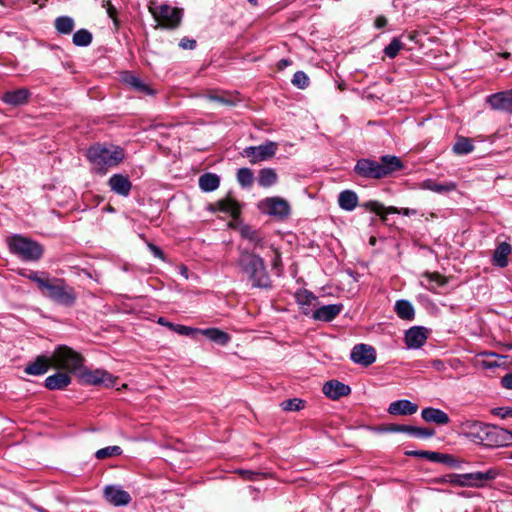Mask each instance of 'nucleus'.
Returning a JSON list of instances; mask_svg holds the SVG:
<instances>
[{"label":"nucleus","mask_w":512,"mask_h":512,"mask_svg":"<svg viewBox=\"0 0 512 512\" xmlns=\"http://www.w3.org/2000/svg\"><path fill=\"white\" fill-rule=\"evenodd\" d=\"M461 433L472 442L487 447L512 446V431L477 420H465L460 424Z\"/></svg>","instance_id":"nucleus-1"},{"label":"nucleus","mask_w":512,"mask_h":512,"mask_svg":"<svg viewBox=\"0 0 512 512\" xmlns=\"http://www.w3.org/2000/svg\"><path fill=\"white\" fill-rule=\"evenodd\" d=\"M237 265L252 287L262 289L271 287V279L267 272L265 261L254 251L241 250L237 259Z\"/></svg>","instance_id":"nucleus-2"},{"label":"nucleus","mask_w":512,"mask_h":512,"mask_svg":"<svg viewBox=\"0 0 512 512\" xmlns=\"http://www.w3.org/2000/svg\"><path fill=\"white\" fill-rule=\"evenodd\" d=\"M402 168L403 163L399 157L385 155L380 158L379 162L369 158L359 159L354 167V171L363 178L381 179Z\"/></svg>","instance_id":"nucleus-3"},{"label":"nucleus","mask_w":512,"mask_h":512,"mask_svg":"<svg viewBox=\"0 0 512 512\" xmlns=\"http://www.w3.org/2000/svg\"><path fill=\"white\" fill-rule=\"evenodd\" d=\"M87 158L97 173L105 174L107 169L119 165L125 158L120 146L95 144L87 150Z\"/></svg>","instance_id":"nucleus-4"},{"label":"nucleus","mask_w":512,"mask_h":512,"mask_svg":"<svg viewBox=\"0 0 512 512\" xmlns=\"http://www.w3.org/2000/svg\"><path fill=\"white\" fill-rule=\"evenodd\" d=\"M496 468H490L484 472H473L465 474H445L436 479L437 483H449L455 487H474L482 488L488 481H492L499 476Z\"/></svg>","instance_id":"nucleus-5"},{"label":"nucleus","mask_w":512,"mask_h":512,"mask_svg":"<svg viewBox=\"0 0 512 512\" xmlns=\"http://www.w3.org/2000/svg\"><path fill=\"white\" fill-rule=\"evenodd\" d=\"M41 292L56 304L65 307H72L77 300V293L74 288L61 278H49Z\"/></svg>","instance_id":"nucleus-6"},{"label":"nucleus","mask_w":512,"mask_h":512,"mask_svg":"<svg viewBox=\"0 0 512 512\" xmlns=\"http://www.w3.org/2000/svg\"><path fill=\"white\" fill-rule=\"evenodd\" d=\"M9 251L24 261H39L44 253L43 246L30 238L15 234L8 239Z\"/></svg>","instance_id":"nucleus-7"},{"label":"nucleus","mask_w":512,"mask_h":512,"mask_svg":"<svg viewBox=\"0 0 512 512\" xmlns=\"http://www.w3.org/2000/svg\"><path fill=\"white\" fill-rule=\"evenodd\" d=\"M52 366L78 374L83 367L84 357L66 345H59L51 355Z\"/></svg>","instance_id":"nucleus-8"},{"label":"nucleus","mask_w":512,"mask_h":512,"mask_svg":"<svg viewBox=\"0 0 512 512\" xmlns=\"http://www.w3.org/2000/svg\"><path fill=\"white\" fill-rule=\"evenodd\" d=\"M79 380L86 385H103L106 388L113 387L118 377L104 369L90 370L83 365L77 374Z\"/></svg>","instance_id":"nucleus-9"},{"label":"nucleus","mask_w":512,"mask_h":512,"mask_svg":"<svg viewBox=\"0 0 512 512\" xmlns=\"http://www.w3.org/2000/svg\"><path fill=\"white\" fill-rule=\"evenodd\" d=\"M149 10L158 25L163 28L174 29L179 26L182 19L181 9L166 4L160 5L158 8L149 7Z\"/></svg>","instance_id":"nucleus-10"},{"label":"nucleus","mask_w":512,"mask_h":512,"mask_svg":"<svg viewBox=\"0 0 512 512\" xmlns=\"http://www.w3.org/2000/svg\"><path fill=\"white\" fill-rule=\"evenodd\" d=\"M277 149V143L269 141L263 145L246 147L241 155L247 157L251 164H256L274 157Z\"/></svg>","instance_id":"nucleus-11"},{"label":"nucleus","mask_w":512,"mask_h":512,"mask_svg":"<svg viewBox=\"0 0 512 512\" xmlns=\"http://www.w3.org/2000/svg\"><path fill=\"white\" fill-rule=\"evenodd\" d=\"M350 358L354 363L368 367L376 361V351L371 345L357 344L353 347Z\"/></svg>","instance_id":"nucleus-12"},{"label":"nucleus","mask_w":512,"mask_h":512,"mask_svg":"<svg viewBox=\"0 0 512 512\" xmlns=\"http://www.w3.org/2000/svg\"><path fill=\"white\" fill-rule=\"evenodd\" d=\"M105 500L113 506H127L132 498L130 494L119 485H108L103 491Z\"/></svg>","instance_id":"nucleus-13"},{"label":"nucleus","mask_w":512,"mask_h":512,"mask_svg":"<svg viewBox=\"0 0 512 512\" xmlns=\"http://www.w3.org/2000/svg\"><path fill=\"white\" fill-rule=\"evenodd\" d=\"M487 102L494 110L512 113V90L492 94Z\"/></svg>","instance_id":"nucleus-14"},{"label":"nucleus","mask_w":512,"mask_h":512,"mask_svg":"<svg viewBox=\"0 0 512 512\" xmlns=\"http://www.w3.org/2000/svg\"><path fill=\"white\" fill-rule=\"evenodd\" d=\"M297 304L304 315H311L315 311L317 305V297L306 289H300L295 293Z\"/></svg>","instance_id":"nucleus-15"},{"label":"nucleus","mask_w":512,"mask_h":512,"mask_svg":"<svg viewBox=\"0 0 512 512\" xmlns=\"http://www.w3.org/2000/svg\"><path fill=\"white\" fill-rule=\"evenodd\" d=\"M322 391L328 398L338 400L348 396L351 393V388L338 380H330L323 385Z\"/></svg>","instance_id":"nucleus-16"},{"label":"nucleus","mask_w":512,"mask_h":512,"mask_svg":"<svg viewBox=\"0 0 512 512\" xmlns=\"http://www.w3.org/2000/svg\"><path fill=\"white\" fill-rule=\"evenodd\" d=\"M343 310V304L323 305L315 309L312 318L316 321L330 322L334 320Z\"/></svg>","instance_id":"nucleus-17"},{"label":"nucleus","mask_w":512,"mask_h":512,"mask_svg":"<svg viewBox=\"0 0 512 512\" xmlns=\"http://www.w3.org/2000/svg\"><path fill=\"white\" fill-rule=\"evenodd\" d=\"M110 189L123 197H127L132 189V183L127 176L123 174H114L108 181Z\"/></svg>","instance_id":"nucleus-18"},{"label":"nucleus","mask_w":512,"mask_h":512,"mask_svg":"<svg viewBox=\"0 0 512 512\" xmlns=\"http://www.w3.org/2000/svg\"><path fill=\"white\" fill-rule=\"evenodd\" d=\"M266 211L274 216L286 217L290 213V206L287 201L279 197L267 198L264 201Z\"/></svg>","instance_id":"nucleus-19"},{"label":"nucleus","mask_w":512,"mask_h":512,"mask_svg":"<svg viewBox=\"0 0 512 512\" xmlns=\"http://www.w3.org/2000/svg\"><path fill=\"white\" fill-rule=\"evenodd\" d=\"M418 405L407 399H401L390 403L387 411L391 415L408 416L417 412Z\"/></svg>","instance_id":"nucleus-20"},{"label":"nucleus","mask_w":512,"mask_h":512,"mask_svg":"<svg viewBox=\"0 0 512 512\" xmlns=\"http://www.w3.org/2000/svg\"><path fill=\"white\" fill-rule=\"evenodd\" d=\"M51 366V356L40 355L25 367L24 372L28 375L40 376L45 374Z\"/></svg>","instance_id":"nucleus-21"},{"label":"nucleus","mask_w":512,"mask_h":512,"mask_svg":"<svg viewBox=\"0 0 512 512\" xmlns=\"http://www.w3.org/2000/svg\"><path fill=\"white\" fill-rule=\"evenodd\" d=\"M426 339V330L423 327H412L405 333V343L409 348H420Z\"/></svg>","instance_id":"nucleus-22"},{"label":"nucleus","mask_w":512,"mask_h":512,"mask_svg":"<svg viewBox=\"0 0 512 512\" xmlns=\"http://www.w3.org/2000/svg\"><path fill=\"white\" fill-rule=\"evenodd\" d=\"M421 417L424 421L437 425H446L450 422V418L446 412L433 407L422 409Z\"/></svg>","instance_id":"nucleus-23"},{"label":"nucleus","mask_w":512,"mask_h":512,"mask_svg":"<svg viewBox=\"0 0 512 512\" xmlns=\"http://www.w3.org/2000/svg\"><path fill=\"white\" fill-rule=\"evenodd\" d=\"M512 248L508 242H501L494 250L492 263L493 265L505 268L508 265V257L511 254Z\"/></svg>","instance_id":"nucleus-24"},{"label":"nucleus","mask_w":512,"mask_h":512,"mask_svg":"<svg viewBox=\"0 0 512 512\" xmlns=\"http://www.w3.org/2000/svg\"><path fill=\"white\" fill-rule=\"evenodd\" d=\"M71 383V377L65 372H57L45 379V387L49 390H63Z\"/></svg>","instance_id":"nucleus-25"},{"label":"nucleus","mask_w":512,"mask_h":512,"mask_svg":"<svg viewBox=\"0 0 512 512\" xmlns=\"http://www.w3.org/2000/svg\"><path fill=\"white\" fill-rule=\"evenodd\" d=\"M241 236L248 240L254 247V249H262L265 246L263 234L251 226L245 225L240 229Z\"/></svg>","instance_id":"nucleus-26"},{"label":"nucleus","mask_w":512,"mask_h":512,"mask_svg":"<svg viewBox=\"0 0 512 512\" xmlns=\"http://www.w3.org/2000/svg\"><path fill=\"white\" fill-rule=\"evenodd\" d=\"M30 92L26 88L8 91L2 96V100L12 106L22 105L27 102Z\"/></svg>","instance_id":"nucleus-27"},{"label":"nucleus","mask_w":512,"mask_h":512,"mask_svg":"<svg viewBox=\"0 0 512 512\" xmlns=\"http://www.w3.org/2000/svg\"><path fill=\"white\" fill-rule=\"evenodd\" d=\"M122 81L134 90L145 95H153L155 93L152 88L132 73L125 72L122 76Z\"/></svg>","instance_id":"nucleus-28"},{"label":"nucleus","mask_w":512,"mask_h":512,"mask_svg":"<svg viewBox=\"0 0 512 512\" xmlns=\"http://www.w3.org/2000/svg\"><path fill=\"white\" fill-rule=\"evenodd\" d=\"M338 205L345 211H352L358 205V196L353 190H344L338 196Z\"/></svg>","instance_id":"nucleus-29"},{"label":"nucleus","mask_w":512,"mask_h":512,"mask_svg":"<svg viewBox=\"0 0 512 512\" xmlns=\"http://www.w3.org/2000/svg\"><path fill=\"white\" fill-rule=\"evenodd\" d=\"M220 185V178L213 173H205L199 177V187L204 192H212Z\"/></svg>","instance_id":"nucleus-30"},{"label":"nucleus","mask_w":512,"mask_h":512,"mask_svg":"<svg viewBox=\"0 0 512 512\" xmlns=\"http://www.w3.org/2000/svg\"><path fill=\"white\" fill-rule=\"evenodd\" d=\"M395 312L399 318L404 320H413L415 316L414 307L408 300L396 301Z\"/></svg>","instance_id":"nucleus-31"},{"label":"nucleus","mask_w":512,"mask_h":512,"mask_svg":"<svg viewBox=\"0 0 512 512\" xmlns=\"http://www.w3.org/2000/svg\"><path fill=\"white\" fill-rule=\"evenodd\" d=\"M199 332L205 335L209 340L222 346L226 345L230 341L229 334L217 328H208L200 330Z\"/></svg>","instance_id":"nucleus-32"},{"label":"nucleus","mask_w":512,"mask_h":512,"mask_svg":"<svg viewBox=\"0 0 512 512\" xmlns=\"http://www.w3.org/2000/svg\"><path fill=\"white\" fill-rule=\"evenodd\" d=\"M483 356L487 357V359L482 362L484 368L494 369L497 367H505L507 356L495 352H484Z\"/></svg>","instance_id":"nucleus-33"},{"label":"nucleus","mask_w":512,"mask_h":512,"mask_svg":"<svg viewBox=\"0 0 512 512\" xmlns=\"http://www.w3.org/2000/svg\"><path fill=\"white\" fill-rule=\"evenodd\" d=\"M218 210L221 212L231 215L233 218H237L240 214V208L236 200L232 198H225L217 202Z\"/></svg>","instance_id":"nucleus-34"},{"label":"nucleus","mask_w":512,"mask_h":512,"mask_svg":"<svg viewBox=\"0 0 512 512\" xmlns=\"http://www.w3.org/2000/svg\"><path fill=\"white\" fill-rule=\"evenodd\" d=\"M54 26L58 33L67 35L73 31L75 22L69 16H60L55 19Z\"/></svg>","instance_id":"nucleus-35"},{"label":"nucleus","mask_w":512,"mask_h":512,"mask_svg":"<svg viewBox=\"0 0 512 512\" xmlns=\"http://www.w3.org/2000/svg\"><path fill=\"white\" fill-rule=\"evenodd\" d=\"M278 180L277 173L272 168H264L259 171L258 183L262 187H270Z\"/></svg>","instance_id":"nucleus-36"},{"label":"nucleus","mask_w":512,"mask_h":512,"mask_svg":"<svg viewBox=\"0 0 512 512\" xmlns=\"http://www.w3.org/2000/svg\"><path fill=\"white\" fill-rule=\"evenodd\" d=\"M423 187L435 193H445L456 189V184L453 182L436 183L433 180H426Z\"/></svg>","instance_id":"nucleus-37"},{"label":"nucleus","mask_w":512,"mask_h":512,"mask_svg":"<svg viewBox=\"0 0 512 512\" xmlns=\"http://www.w3.org/2000/svg\"><path fill=\"white\" fill-rule=\"evenodd\" d=\"M474 150V145L471 139L466 137H458L453 145V151L457 155H466Z\"/></svg>","instance_id":"nucleus-38"},{"label":"nucleus","mask_w":512,"mask_h":512,"mask_svg":"<svg viewBox=\"0 0 512 512\" xmlns=\"http://www.w3.org/2000/svg\"><path fill=\"white\" fill-rule=\"evenodd\" d=\"M422 277L427 279L428 284L425 285V287L430 291H434L437 287L443 286L447 283L445 277L437 272H425Z\"/></svg>","instance_id":"nucleus-39"},{"label":"nucleus","mask_w":512,"mask_h":512,"mask_svg":"<svg viewBox=\"0 0 512 512\" xmlns=\"http://www.w3.org/2000/svg\"><path fill=\"white\" fill-rule=\"evenodd\" d=\"M19 274L35 282L40 291H43L45 283L50 278L46 272L31 271L29 273H25L24 271H20Z\"/></svg>","instance_id":"nucleus-40"},{"label":"nucleus","mask_w":512,"mask_h":512,"mask_svg":"<svg viewBox=\"0 0 512 512\" xmlns=\"http://www.w3.org/2000/svg\"><path fill=\"white\" fill-rule=\"evenodd\" d=\"M92 39L93 36L90 31L87 29H80L73 34L72 41L75 46L86 47L91 44Z\"/></svg>","instance_id":"nucleus-41"},{"label":"nucleus","mask_w":512,"mask_h":512,"mask_svg":"<svg viewBox=\"0 0 512 512\" xmlns=\"http://www.w3.org/2000/svg\"><path fill=\"white\" fill-rule=\"evenodd\" d=\"M362 206L366 210H369L371 212L376 213L377 215H380L383 220L386 219V217L383 216V213L385 211V207L380 202L372 200V201H368V202L364 203ZM386 212L387 213H397L398 210L395 207H389L388 209H386Z\"/></svg>","instance_id":"nucleus-42"},{"label":"nucleus","mask_w":512,"mask_h":512,"mask_svg":"<svg viewBox=\"0 0 512 512\" xmlns=\"http://www.w3.org/2000/svg\"><path fill=\"white\" fill-rule=\"evenodd\" d=\"M305 404V400L293 398L281 402L280 406L284 411H300L305 408Z\"/></svg>","instance_id":"nucleus-43"},{"label":"nucleus","mask_w":512,"mask_h":512,"mask_svg":"<svg viewBox=\"0 0 512 512\" xmlns=\"http://www.w3.org/2000/svg\"><path fill=\"white\" fill-rule=\"evenodd\" d=\"M121 454H122L121 447L115 445V446H108V447L101 448V449L97 450L95 453V457L99 460H102V459L109 458V457L119 456Z\"/></svg>","instance_id":"nucleus-44"},{"label":"nucleus","mask_w":512,"mask_h":512,"mask_svg":"<svg viewBox=\"0 0 512 512\" xmlns=\"http://www.w3.org/2000/svg\"><path fill=\"white\" fill-rule=\"evenodd\" d=\"M404 48V44L400 41L399 38H393L388 46L385 47L384 53L385 55L393 59L395 58L399 51Z\"/></svg>","instance_id":"nucleus-45"},{"label":"nucleus","mask_w":512,"mask_h":512,"mask_svg":"<svg viewBox=\"0 0 512 512\" xmlns=\"http://www.w3.org/2000/svg\"><path fill=\"white\" fill-rule=\"evenodd\" d=\"M237 180L242 187H250L253 183V173L249 168H240L237 172Z\"/></svg>","instance_id":"nucleus-46"},{"label":"nucleus","mask_w":512,"mask_h":512,"mask_svg":"<svg viewBox=\"0 0 512 512\" xmlns=\"http://www.w3.org/2000/svg\"><path fill=\"white\" fill-rule=\"evenodd\" d=\"M309 77L303 71H297L292 78V84L299 89H305L309 86Z\"/></svg>","instance_id":"nucleus-47"},{"label":"nucleus","mask_w":512,"mask_h":512,"mask_svg":"<svg viewBox=\"0 0 512 512\" xmlns=\"http://www.w3.org/2000/svg\"><path fill=\"white\" fill-rule=\"evenodd\" d=\"M410 435L419 439L430 438L435 435V430L431 428L411 426Z\"/></svg>","instance_id":"nucleus-48"},{"label":"nucleus","mask_w":512,"mask_h":512,"mask_svg":"<svg viewBox=\"0 0 512 512\" xmlns=\"http://www.w3.org/2000/svg\"><path fill=\"white\" fill-rule=\"evenodd\" d=\"M238 474H240L244 479L251 480V481H255V480H258L260 477L267 476L266 473H260V472H255L252 470H244V469L238 470Z\"/></svg>","instance_id":"nucleus-49"},{"label":"nucleus","mask_w":512,"mask_h":512,"mask_svg":"<svg viewBox=\"0 0 512 512\" xmlns=\"http://www.w3.org/2000/svg\"><path fill=\"white\" fill-rule=\"evenodd\" d=\"M173 331L177 332L180 335L192 336L195 333H198L200 330L184 325L175 324Z\"/></svg>","instance_id":"nucleus-50"},{"label":"nucleus","mask_w":512,"mask_h":512,"mask_svg":"<svg viewBox=\"0 0 512 512\" xmlns=\"http://www.w3.org/2000/svg\"><path fill=\"white\" fill-rule=\"evenodd\" d=\"M102 6L106 8L108 16L110 18H112L114 23H115V25H117L118 24V20H117V17H116L117 11H116V8L111 4L110 0L103 1V5Z\"/></svg>","instance_id":"nucleus-51"},{"label":"nucleus","mask_w":512,"mask_h":512,"mask_svg":"<svg viewBox=\"0 0 512 512\" xmlns=\"http://www.w3.org/2000/svg\"><path fill=\"white\" fill-rule=\"evenodd\" d=\"M423 455H425L426 459L433 461V462H441L442 463L443 459L447 458L446 454H442L439 452H432V451H427V453H423Z\"/></svg>","instance_id":"nucleus-52"},{"label":"nucleus","mask_w":512,"mask_h":512,"mask_svg":"<svg viewBox=\"0 0 512 512\" xmlns=\"http://www.w3.org/2000/svg\"><path fill=\"white\" fill-rule=\"evenodd\" d=\"M492 414L499 416L501 418H506L508 416H512V408L511 407H498L492 410Z\"/></svg>","instance_id":"nucleus-53"},{"label":"nucleus","mask_w":512,"mask_h":512,"mask_svg":"<svg viewBox=\"0 0 512 512\" xmlns=\"http://www.w3.org/2000/svg\"><path fill=\"white\" fill-rule=\"evenodd\" d=\"M388 431L390 432H403L410 434L411 432V425H401V424H392Z\"/></svg>","instance_id":"nucleus-54"},{"label":"nucleus","mask_w":512,"mask_h":512,"mask_svg":"<svg viewBox=\"0 0 512 512\" xmlns=\"http://www.w3.org/2000/svg\"><path fill=\"white\" fill-rule=\"evenodd\" d=\"M430 367H432L434 370L438 372H443L446 370L445 363L440 359H433L429 362Z\"/></svg>","instance_id":"nucleus-55"},{"label":"nucleus","mask_w":512,"mask_h":512,"mask_svg":"<svg viewBox=\"0 0 512 512\" xmlns=\"http://www.w3.org/2000/svg\"><path fill=\"white\" fill-rule=\"evenodd\" d=\"M179 46L182 49H194L196 47V41L194 39L183 38L181 39Z\"/></svg>","instance_id":"nucleus-56"},{"label":"nucleus","mask_w":512,"mask_h":512,"mask_svg":"<svg viewBox=\"0 0 512 512\" xmlns=\"http://www.w3.org/2000/svg\"><path fill=\"white\" fill-rule=\"evenodd\" d=\"M447 458L443 459L442 463H445L454 468H460V461L452 455L446 454Z\"/></svg>","instance_id":"nucleus-57"},{"label":"nucleus","mask_w":512,"mask_h":512,"mask_svg":"<svg viewBox=\"0 0 512 512\" xmlns=\"http://www.w3.org/2000/svg\"><path fill=\"white\" fill-rule=\"evenodd\" d=\"M501 384L505 389H512V373H508L501 379Z\"/></svg>","instance_id":"nucleus-58"},{"label":"nucleus","mask_w":512,"mask_h":512,"mask_svg":"<svg viewBox=\"0 0 512 512\" xmlns=\"http://www.w3.org/2000/svg\"><path fill=\"white\" fill-rule=\"evenodd\" d=\"M148 247L155 257L162 259V260L164 259V253L160 247H158L154 244H149Z\"/></svg>","instance_id":"nucleus-59"},{"label":"nucleus","mask_w":512,"mask_h":512,"mask_svg":"<svg viewBox=\"0 0 512 512\" xmlns=\"http://www.w3.org/2000/svg\"><path fill=\"white\" fill-rule=\"evenodd\" d=\"M386 24H387V19L384 16H378L374 22L375 27L378 29L385 27Z\"/></svg>","instance_id":"nucleus-60"},{"label":"nucleus","mask_w":512,"mask_h":512,"mask_svg":"<svg viewBox=\"0 0 512 512\" xmlns=\"http://www.w3.org/2000/svg\"><path fill=\"white\" fill-rule=\"evenodd\" d=\"M158 323H159L160 325H162V326H166V327H168V328H169V329H171V330H173V328H174V326H175V324H173V323H171V322L167 321V320H166L165 318H163V317H160V318L158 319Z\"/></svg>","instance_id":"nucleus-61"},{"label":"nucleus","mask_w":512,"mask_h":512,"mask_svg":"<svg viewBox=\"0 0 512 512\" xmlns=\"http://www.w3.org/2000/svg\"><path fill=\"white\" fill-rule=\"evenodd\" d=\"M207 98L210 101H215V102L224 103V104L228 103L223 97L218 96V95H208Z\"/></svg>","instance_id":"nucleus-62"},{"label":"nucleus","mask_w":512,"mask_h":512,"mask_svg":"<svg viewBox=\"0 0 512 512\" xmlns=\"http://www.w3.org/2000/svg\"><path fill=\"white\" fill-rule=\"evenodd\" d=\"M423 453H427V451H424V450H419V451H408V452H406V455H408V456H416V457L425 458V455H423Z\"/></svg>","instance_id":"nucleus-63"},{"label":"nucleus","mask_w":512,"mask_h":512,"mask_svg":"<svg viewBox=\"0 0 512 512\" xmlns=\"http://www.w3.org/2000/svg\"><path fill=\"white\" fill-rule=\"evenodd\" d=\"M290 64H291L290 60H288V59H281L278 62V68L279 69H284L285 67L289 66Z\"/></svg>","instance_id":"nucleus-64"}]
</instances>
